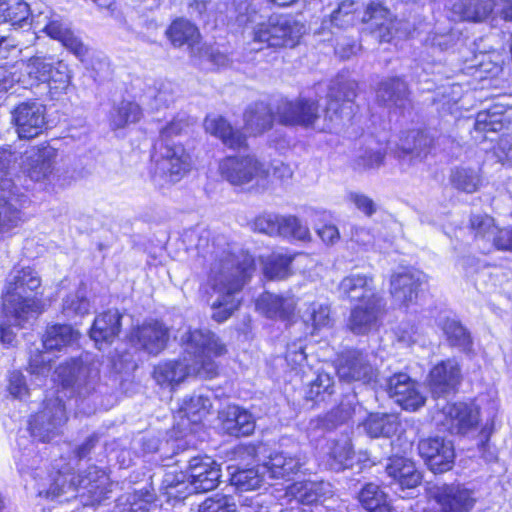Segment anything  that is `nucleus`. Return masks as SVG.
<instances>
[{
	"mask_svg": "<svg viewBox=\"0 0 512 512\" xmlns=\"http://www.w3.org/2000/svg\"><path fill=\"white\" fill-rule=\"evenodd\" d=\"M181 343V360L165 361L155 366L153 377L157 384L173 388L191 375L212 379L218 374L213 358L227 352L226 345L218 336L206 329H193L182 335Z\"/></svg>",
	"mask_w": 512,
	"mask_h": 512,
	"instance_id": "nucleus-1",
	"label": "nucleus"
},
{
	"mask_svg": "<svg viewBox=\"0 0 512 512\" xmlns=\"http://www.w3.org/2000/svg\"><path fill=\"white\" fill-rule=\"evenodd\" d=\"M254 271V260L248 254L227 255L215 262L209 275L206 294L213 313L212 318L226 321L239 307L236 294Z\"/></svg>",
	"mask_w": 512,
	"mask_h": 512,
	"instance_id": "nucleus-2",
	"label": "nucleus"
},
{
	"mask_svg": "<svg viewBox=\"0 0 512 512\" xmlns=\"http://www.w3.org/2000/svg\"><path fill=\"white\" fill-rule=\"evenodd\" d=\"M188 126L184 118H175L161 130L154 144V177L178 182L191 168V157L182 144L174 141Z\"/></svg>",
	"mask_w": 512,
	"mask_h": 512,
	"instance_id": "nucleus-3",
	"label": "nucleus"
},
{
	"mask_svg": "<svg viewBox=\"0 0 512 512\" xmlns=\"http://www.w3.org/2000/svg\"><path fill=\"white\" fill-rule=\"evenodd\" d=\"M41 287L38 273L31 267H15L9 273L3 294V309L11 315L16 324L43 311L44 305L37 297Z\"/></svg>",
	"mask_w": 512,
	"mask_h": 512,
	"instance_id": "nucleus-4",
	"label": "nucleus"
},
{
	"mask_svg": "<svg viewBox=\"0 0 512 512\" xmlns=\"http://www.w3.org/2000/svg\"><path fill=\"white\" fill-rule=\"evenodd\" d=\"M240 11L236 20L239 25L256 23L253 28L254 42L267 47H294L303 34V26L285 15H272L266 21L257 22L259 15L248 5Z\"/></svg>",
	"mask_w": 512,
	"mask_h": 512,
	"instance_id": "nucleus-5",
	"label": "nucleus"
},
{
	"mask_svg": "<svg viewBox=\"0 0 512 512\" xmlns=\"http://www.w3.org/2000/svg\"><path fill=\"white\" fill-rule=\"evenodd\" d=\"M111 483L106 472L96 466H91L81 474L58 472L54 483L45 493L39 491V496L56 498L67 493L87 492L92 498L91 504L100 503L111 491Z\"/></svg>",
	"mask_w": 512,
	"mask_h": 512,
	"instance_id": "nucleus-6",
	"label": "nucleus"
},
{
	"mask_svg": "<svg viewBox=\"0 0 512 512\" xmlns=\"http://www.w3.org/2000/svg\"><path fill=\"white\" fill-rule=\"evenodd\" d=\"M218 171L233 186L258 185L269 175L268 165L254 154L227 156L219 162Z\"/></svg>",
	"mask_w": 512,
	"mask_h": 512,
	"instance_id": "nucleus-7",
	"label": "nucleus"
},
{
	"mask_svg": "<svg viewBox=\"0 0 512 512\" xmlns=\"http://www.w3.org/2000/svg\"><path fill=\"white\" fill-rule=\"evenodd\" d=\"M357 82L337 77L329 87L328 103L325 109V120L329 121L328 129L343 119L350 120L354 114V99L357 96Z\"/></svg>",
	"mask_w": 512,
	"mask_h": 512,
	"instance_id": "nucleus-8",
	"label": "nucleus"
},
{
	"mask_svg": "<svg viewBox=\"0 0 512 512\" xmlns=\"http://www.w3.org/2000/svg\"><path fill=\"white\" fill-rule=\"evenodd\" d=\"M375 360L372 353L358 349L345 351L338 358L337 374L346 382L371 383L378 375Z\"/></svg>",
	"mask_w": 512,
	"mask_h": 512,
	"instance_id": "nucleus-9",
	"label": "nucleus"
},
{
	"mask_svg": "<svg viewBox=\"0 0 512 512\" xmlns=\"http://www.w3.org/2000/svg\"><path fill=\"white\" fill-rule=\"evenodd\" d=\"M64 386H71L80 397L92 394L99 381V368L95 364H86L72 360L56 369Z\"/></svg>",
	"mask_w": 512,
	"mask_h": 512,
	"instance_id": "nucleus-10",
	"label": "nucleus"
},
{
	"mask_svg": "<svg viewBox=\"0 0 512 512\" xmlns=\"http://www.w3.org/2000/svg\"><path fill=\"white\" fill-rule=\"evenodd\" d=\"M254 228L260 233L269 236L292 237L305 241L310 239V231L295 216H280L277 214H263L254 221Z\"/></svg>",
	"mask_w": 512,
	"mask_h": 512,
	"instance_id": "nucleus-11",
	"label": "nucleus"
},
{
	"mask_svg": "<svg viewBox=\"0 0 512 512\" xmlns=\"http://www.w3.org/2000/svg\"><path fill=\"white\" fill-rule=\"evenodd\" d=\"M66 419L62 401L58 398L49 399L44 408L29 421L31 434L40 441H49Z\"/></svg>",
	"mask_w": 512,
	"mask_h": 512,
	"instance_id": "nucleus-12",
	"label": "nucleus"
},
{
	"mask_svg": "<svg viewBox=\"0 0 512 512\" xmlns=\"http://www.w3.org/2000/svg\"><path fill=\"white\" fill-rule=\"evenodd\" d=\"M12 123L21 139H32L46 127L45 107L37 102H22L11 112Z\"/></svg>",
	"mask_w": 512,
	"mask_h": 512,
	"instance_id": "nucleus-13",
	"label": "nucleus"
},
{
	"mask_svg": "<svg viewBox=\"0 0 512 512\" xmlns=\"http://www.w3.org/2000/svg\"><path fill=\"white\" fill-rule=\"evenodd\" d=\"M337 291L340 298L358 304L383 300L371 274L351 273L339 282Z\"/></svg>",
	"mask_w": 512,
	"mask_h": 512,
	"instance_id": "nucleus-14",
	"label": "nucleus"
},
{
	"mask_svg": "<svg viewBox=\"0 0 512 512\" xmlns=\"http://www.w3.org/2000/svg\"><path fill=\"white\" fill-rule=\"evenodd\" d=\"M440 415L441 425L451 434L464 435L475 429L479 422L478 409L462 402L446 404Z\"/></svg>",
	"mask_w": 512,
	"mask_h": 512,
	"instance_id": "nucleus-15",
	"label": "nucleus"
},
{
	"mask_svg": "<svg viewBox=\"0 0 512 512\" xmlns=\"http://www.w3.org/2000/svg\"><path fill=\"white\" fill-rule=\"evenodd\" d=\"M188 473L191 490L203 493L218 486L221 468L220 464L209 456H196L189 460Z\"/></svg>",
	"mask_w": 512,
	"mask_h": 512,
	"instance_id": "nucleus-16",
	"label": "nucleus"
},
{
	"mask_svg": "<svg viewBox=\"0 0 512 512\" xmlns=\"http://www.w3.org/2000/svg\"><path fill=\"white\" fill-rule=\"evenodd\" d=\"M389 396L405 410L415 411L425 403L419 386L406 373H396L387 380Z\"/></svg>",
	"mask_w": 512,
	"mask_h": 512,
	"instance_id": "nucleus-17",
	"label": "nucleus"
},
{
	"mask_svg": "<svg viewBox=\"0 0 512 512\" xmlns=\"http://www.w3.org/2000/svg\"><path fill=\"white\" fill-rule=\"evenodd\" d=\"M421 457L435 473H442L452 468L455 453L450 441L441 437L421 440L418 444Z\"/></svg>",
	"mask_w": 512,
	"mask_h": 512,
	"instance_id": "nucleus-18",
	"label": "nucleus"
},
{
	"mask_svg": "<svg viewBox=\"0 0 512 512\" xmlns=\"http://www.w3.org/2000/svg\"><path fill=\"white\" fill-rule=\"evenodd\" d=\"M20 65L23 75L15 77V73H11V76L0 78V93L7 92L16 82L32 86L39 82H47L51 78L53 64L47 62L45 58L31 57L27 61H21Z\"/></svg>",
	"mask_w": 512,
	"mask_h": 512,
	"instance_id": "nucleus-19",
	"label": "nucleus"
},
{
	"mask_svg": "<svg viewBox=\"0 0 512 512\" xmlns=\"http://www.w3.org/2000/svg\"><path fill=\"white\" fill-rule=\"evenodd\" d=\"M277 115L283 125L314 126L319 118V106L313 100L283 101L277 107Z\"/></svg>",
	"mask_w": 512,
	"mask_h": 512,
	"instance_id": "nucleus-20",
	"label": "nucleus"
},
{
	"mask_svg": "<svg viewBox=\"0 0 512 512\" xmlns=\"http://www.w3.org/2000/svg\"><path fill=\"white\" fill-rule=\"evenodd\" d=\"M433 497L441 512H469L476 503L473 491L459 484L437 486Z\"/></svg>",
	"mask_w": 512,
	"mask_h": 512,
	"instance_id": "nucleus-21",
	"label": "nucleus"
},
{
	"mask_svg": "<svg viewBox=\"0 0 512 512\" xmlns=\"http://www.w3.org/2000/svg\"><path fill=\"white\" fill-rule=\"evenodd\" d=\"M425 276L419 271L404 270L392 275L390 292L396 304L409 307L418 297L419 287Z\"/></svg>",
	"mask_w": 512,
	"mask_h": 512,
	"instance_id": "nucleus-22",
	"label": "nucleus"
},
{
	"mask_svg": "<svg viewBox=\"0 0 512 512\" xmlns=\"http://www.w3.org/2000/svg\"><path fill=\"white\" fill-rule=\"evenodd\" d=\"M384 307V299L356 305L350 312L347 328L356 335L368 334L378 327Z\"/></svg>",
	"mask_w": 512,
	"mask_h": 512,
	"instance_id": "nucleus-23",
	"label": "nucleus"
},
{
	"mask_svg": "<svg viewBox=\"0 0 512 512\" xmlns=\"http://www.w3.org/2000/svg\"><path fill=\"white\" fill-rule=\"evenodd\" d=\"M462 380L461 368L455 359L436 364L429 373L428 384L436 396L446 395L456 389Z\"/></svg>",
	"mask_w": 512,
	"mask_h": 512,
	"instance_id": "nucleus-24",
	"label": "nucleus"
},
{
	"mask_svg": "<svg viewBox=\"0 0 512 512\" xmlns=\"http://www.w3.org/2000/svg\"><path fill=\"white\" fill-rule=\"evenodd\" d=\"M131 339L142 350L149 354L157 355L166 347L169 339V330L161 322H146L137 327Z\"/></svg>",
	"mask_w": 512,
	"mask_h": 512,
	"instance_id": "nucleus-25",
	"label": "nucleus"
},
{
	"mask_svg": "<svg viewBox=\"0 0 512 512\" xmlns=\"http://www.w3.org/2000/svg\"><path fill=\"white\" fill-rule=\"evenodd\" d=\"M207 133L219 138L230 149H240L246 146V136L235 130L230 123L220 115H208L204 120Z\"/></svg>",
	"mask_w": 512,
	"mask_h": 512,
	"instance_id": "nucleus-26",
	"label": "nucleus"
},
{
	"mask_svg": "<svg viewBox=\"0 0 512 512\" xmlns=\"http://www.w3.org/2000/svg\"><path fill=\"white\" fill-rule=\"evenodd\" d=\"M386 472L402 490L415 488L421 482V473L414 462L402 456L389 458Z\"/></svg>",
	"mask_w": 512,
	"mask_h": 512,
	"instance_id": "nucleus-27",
	"label": "nucleus"
},
{
	"mask_svg": "<svg viewBox=\"0 0 512 512\" xmlns=\"http://www.w3.org/2000/svg\"><path fill=\"white\" fill-rule=\"evenodd\" d=\"M409 90L400 77H389L378 84L376 101L383 106L402 108L408 102Z\"/></svg>",
	"mask_w": 512,
	"mask_h": 512,
	"instance_id": "nucleus-28",
	"label": "nucleus"
},
{
	"mask_svg": "<svg viewBox=\"0 0 512 512\" xmlns=\"http://www.w3.org/2000/svg\"><path fill=\"white\" fill-rule=\"evenodd\" d=\"M48 36L58 40L81 61L88 54V46L67 25L58 20H52L43 29Z\"/></svg>",
	"mask_w": 512,
	"mask_h": 512,
	"instance_id": "nucleus-29",
	"label": "nucleus"
},
{
	"mask_svg": "<svg viewBox=\"0 0 512 512\" xmlns=\"http://www.w3.org/2000/svg\"><path fill=\"white\" fill-rule=\"evenodd\" d=\"M53 156L54 152L48 146L27 151L23 164L29 178L33 181L45 179L51 173Z\"/></svg>",
	"mask_w": 512,
	"mask_h": 512,
	"instance_id": "nucleus-30",
	"label": "nucleus"
},
{
	"mask_svg": "<svg viewBox=\"0 0 512 512\" xmlns=\"http://www.w3.org/2000/svg\"><path fill=\"white\" fill-rule=\"evenodd\" d=\"M121 315L117 310H109L98 315L91 327L90 337L96 344L110 343L119 334Z\"/></svg>",
	"mask_w": 512,
	"mask_h": 512,
	"instance_id": "nucleus-31",
	"label": "nucleus"
},
{
	"mask_svg": "<svg viewBox=\"0 0 512 512\" xmlns=\"http://www.w3.org/2000/svg\"><path fill=\"white\" fill-rule=\"evenodd\" d=\"M494 6L495 0H456L451 11L459 20L476 23L487 19Z\"/></svg>",
	"mask_w": 512,
	"mask_h": 512,
	"instance_id": "nucleus-32",
	"label": "nucleus"
},
{
	"mask_svg": "<svg viewBox=\"0 0 512 512\" xmlns=\"http://www.w3.org/2000/svg\"><path fill=\"white\" fill-rule=\"evenodd\" d=\"M326 455V464L331 470L340 471L349 467L354 455L350 438L342 435L329 440Z\"/></svg>",
	"mask_w": 512,
	"mask_h": 512,
	"instance_id": "nucleus-33",
	"label": "nucleus"
},
{
	"mask_svg": "<svg viewBox=\"0 0 512 512\" xmlns=\"http://www.w3.org/2000/svg\"><path fill=\"white\" fill-rule=\"evenodd\" d=\"M223 429L231 436H248L255 429L253 416L239 406H228L223 420Z\"/></svg>",
	"mask_w": 512,
	"mask_h": 512,
	"instance_id": "nucleus-34",
	"label": "nucleus"
},
{
	"mask_svg": "<svg viewBox=\"0 0 512 512\" xmlns=\"http://www.w3.org/2000/svg\"><path fill=\"white\" fill-rule=\"evenodd\" d=\"M177 89L170 81H158L149 86L143 94V103L151 110L169 107L174 103Z\"/></svg>",
	"mask_w": 512,
	"mask_h": 512,
	"instance_id": "nucleus-35",
	"label": "nucleus"
},
{
	"mask_svg": "<svg viewBox=\"0 0 512 512\" xmlns=\"http://www.w3.org/2000/svg\"><path fill=\"white\" fill-rule=\"evenodd\" d=\"M167 36L174 46L180 47L187 44L191 54L196 55L199 46V31L195 25L185 19L175 20L168 30Z\"/></svg>",
	"mask_w": 512,
	"mask_h": 512,
	"instance_id": "nucleus-36",
	"label": "nucleus"
},
{
	"mask_svg": "<svg viewBox=\"0 0 512 512\" xmlns=\"http://www.w3.org/2000/svg\"><path fill=\"white\" fill-rule=\"evenodd\" d=\"M470 228L473 231L474 239L478 243L479 248L489 252L493 248L494 238L498 230L494 218L489 215H472L470 218Z\"/></svg>",
	"mask_w": 512,
	"mask_h": 512,
	"instance_id": "nucleus-37",
	"label": "nucleus"
},
{
	"mask_svg": "<svg viewBox=\"0 0 512 512\" xmlns=\"http://www.w3.org/2000/svg\"><path fill=\"white\" fill-rule=\"evenodd\" d=\"M244 122L246 130L251 134H262L272 126V110L266 103H255L249 106L245 111Z\"/></svg>",
	"mask_w": 512,
	"mask_h": 512,
	"instance_id": "nucleus-38",
	"label": "nucleus"
},
{
	"mask_svg": "<svg viewBox=\"0 0 512 512\" xmlns=\"http://www.w3.org/2000/svg\"><path fill=\"white\" fill-rule=\"evenodd\" d=\"M299 458L290 456L284 452L272 454L265 466V474L272 479H286L295 474L301 467Z\"/></svg>",
	"mask_w": 512,
	"mask_h": 512,
	"instance_id": "nucleus-39",
	"label": "nucleus"
},
{
	"mask_svg": "<svg viewBox=\"0 0 512 512\" xmlns=\"http://www.w3.org/2000/svg\"><path fill=\"white\" fill-rule=\"evenodd\" d=\"M78 338V331L70 325L56 324L47 328L42 338V344L47 351H60L62 348L72 345Z\"/></svg>",
	"mask_w": 512,
	"mask_h": 512,
	"instance_id": "nucleus-40",
	"label": "nucleus"
},
{
	"mask_svg": "<svg viewBox=\"0 0 512 512\" xmlns=\"http://www.w3.org/2000/svg\"><path fill=\"white\" fill-rule=\"evenodd\" d=\"M267 317L273 319L290 320L295 313L296 299L293 296H279L268 294L261 300Z\"/></svg>",
	"mask_w": 512,
	"mask_h": 512,
	"instance_id": "nucleus-41",
	"label": "nucleus"
},
{
	"mask_svg": "<svg viewBox=\"0 0 512 512\" xmlns=\"http://www.w3.org/2000/svg\"><path fill=\"white\" fill-rule=\"evenodd\" d=\"M324 482L302 481L293 483L288 487L287 494L291 496L297 504H312L321 499L326 493Z\"/></svg>",
	"mask_w": 512,
	"mask_h": 512,
	"instance_id": "nucleus-42",
	"label": "nucleus"
},
{
	"mask_svg": "<svg viewBox=\"0 0 512 512\" xmlns=\"http://www.w3.org/2000/svg\"><path fill=\"white\" fill-rule=\"evenodd\" d=\"M4 193L2 191L0 194V234L8 233L17 227L21 221V210L13 189L8 192V196Z\"/></svg>",
	"mask_w": 512,
	"mask_h": 512,
	"instance_id": "nucleus-43",
	"label": "nucleus"
},
{
	"mask_svg": "<svg viewBox=\"0 0 512 512\" xmlns=\"http://www.w3.org/2000/svg\"><path fill=\"white\" fill-rule=\"evenodd\" d=\"M265 466L258 465L248 469H238L231 473V484L241 492L255 490L265 481Z\"/></svg>",
	"mask_w": 512,
	"mask_h": 512,
	"instance_id": "nucleus-44",
	"label": "nucleus"
},
{
	"mask_svg": "<svg viewBox=\"0 0 512 512\" xmlns=\"http://www.w3.org/2000/svg\"><path fill=\"white\" fill-rule=\"evenodd\" d=\"M90 308L86 288L81 285L76 291L69 293L63 299L62 314L68 319H74L87 315Z\"/></svg>",
	"mask_w": 512,
	"mask_h": 512,
	"instance_id": "nucleus-45",
	"label": "nucleus"
},
{
	"mask_svg": "<svg viewBox=\"0 0 512 512\" xmlns=\"http://www.w3.org/2000/svg\"><path fill=\"white\" fill-rule=\"evenodd\" d=\"M450 182L454 188L465 193L476 192L482 183L479 169L456 167L450 175Z\"/></svg>",
	"mask_w": 512,
	"mask_h": 512,
	"instance_id": "nucleus-46",
	"label": "nucleus"
},
{
	"mask_svg": "<svg viewBox=\"0 0 512 512\" xmlns=\"http://www.w3.org/2000/svg\"><path fill=\"white\" fill-rule=\"evenodd\" d=\"M359 501L369 512H391L386 494L376 484H366L359 493Z\"/></svg>",
	"mask_w": 512,
	"mask_h": 512,
	"instance_id": "nucleus-47",
	"label": "nucleus"
},
{
	"mask_svg": "<svg viewBox=\"0 0 512 512\" xmlns=\"http://www.w3.org/2000/svg\"><path fill=\"white\" fill-rule=\"evenodd\" d=\"M141 117L142 110L137 103L122 101L111 111L110 124L113 129H120L138 122Z\"/></svg>",
	"mask_w": 512,
	"mask_h": 512,
	"instance_id": "nucleus-48",
	"label": "nucleus"
},
{
	"mask_svg": "<svg viewBox=\"0 0 512 512\" xmlns=\"http://www.w3.org/2000/svg\"><path fill=\"white\" fill-rule=\"evenodd\" d=\"M364 428L371 437H390L396 433L398 422L389 414H371L364 422Z\"/></svg>",
	"mask_w": 512,
	"mask_h": 512,
	"instance_id": "nucleus-49",
	"label": "nucleus"
},
{
	"mask_svg": "<svg viewBox=\"0 0 512 512\" xmlns=\"http://www.w3.org/2000/svg\"><path fill=\"white\" fill-rule=\"evenodd\" d=\"M354 408L350 401L342 402L338 407L332 409L323 416H319L311 421L315 428L332 430L339 424L347 421L353 414Z\"/></svg>",
	"mask_w": 512,
	"mask_h": 512,
	"instance_id": "nucleus-50",
	"label": "nucleus"
},
{
	"mask_svg": "<svg viewBox=\"0 0 512 512\" xmlns=\"http://www.w3.org/2000/svg\"><path fill=\"white\" fill-rule=\"evenodd\" d=\"M211 406L212 403L209 397L194 394L183 401L180 412L190 422L198 423L209 413Z\"/></svg>",
	"mask_w": 512,
	"mask_h": 512,
	"instance_id": "nucleus-51",
	"label": "nucleus"
},
{
	"mask_svg": "<svg viewBox=\"0 0 512 512\" xmlns=\"http://www.w3.org/2000/svg\"><path fill=\"white\" fill-rule=\"evenodd\" d=\"M443 330L451 346L465 353L472 351L473 342L470 333L461 323L456 320H447Z\"/></svg>",
	"mask_w": 512,
	"mask_h": 512,
	"instance_id": "nucleus-52",
	"label": "nucleus"
},
{
	"mask_svg": "<svg viewBox=\"0 0 512 512\" xmlns=\"http://www.w3.org/2000/svg\"><path fill=\"white\" fill-rule=\"evenodd\" d=\"M0 15L5 22L21 25L28 20L30 8L23 0H0Z\"/></svg>",
	"mask_w": 512,
	"mask_h": 512,
	"instance_id": "nucleus-53",
	"label": "nucleus"
},
{
	"mask_svg": "<svg viewBox=\"0 0 512 512\" xmlns=\"http://www.w3.org/2000/svg\"><path fill=\"white\" fill-rule=\"evenodd\" d=\"M432 138L423 131L414 130L408 133L402 144V149L407 154L422 159L427 155L431 146Z\"/></svg>",
	"mask_w": 512,
	"mask_h": 512,
	"instance_id": "nucleus-54",
	"label": "nucleus"
},
{
	"mask_svg": "<svg viewBox=\"0 0 512 512\" xmlns=\"http://www.w3.org/2000/svg\"><path fill=\"white\" fill-rule=\"evenodd\" d=\"M292 257L283 254H271L263 262L264 274L271 280H281L290 275Z\"/></svg>",
	"mask_w": 512,
	"mask_h": 512,
	"instance_id": "nucleus-55",
	"label": "nucleus"
},
{
	"mask_svg": "<svg viewBox=\"0 0 512 512\" xmlns=\"http://www.w3.org/2000/svg\"><path fill=\"white\" fill-rule=\"evenodd\" d=\"M361 21L364 23L371 22L372 26L379 30L386 28L388 35H391L392 20L390 19V13L381 3H370L363 12Z\"/></svg>",
	"mask_w": 512,
	"mask_h": 512,
	"instance_id": "nucleus-56",
	"label": "nucleus"
},
{
	"mask_svg": "<svg viewBox=\"0 0 512 512\" xmlns=\"http://www.w3.org/2000/svg\"><path fill=\"white\" fill-rule=\"evenodd\" d=\"M475 130L479 132H496L503 128V111L495 106L491 109L480 111L475 121Z\"/></svg>",
	"mask_w": 512,
	"mask_h": 512,
	"instance_id": "nucleus-57",
	"label": "nucleus"
},
{
	"mask_svg": "<svg viewBox=\"0 0 512 512\" xmlns=\"http://www.w3.org/2000/svg\"><path fill=\"white\" fill-rule=\"evenodd\" d=\"M163 488L165 489V493L169 497L180 498L184 497L188 492L190 487L189 481H186V475L182 472H168L165 474L164 479L162 481Z\"/></svg>",
	"mask_w": 512,
	"mask_h": 512,
	"instance_id": "nucleus-58",
	"label": "nucleus"
},
{
	"mask_svg": "<svg viewBox=\"0 0 512 512\" xmlns=\"http://www.w3.org/2000/svg\"><path fill=\"white\" fill-rule=\"evenodd\" d=\"M333 378L327 373H319L306 392V398L312 401L324 400V395L333 393Z\"/></svg>",
	"mask_w": 512,
	"mask_h": 512,
	"instance_id": "nucleus-59",
	"label": "nucleus"
},
{
	"mask_svg": "<svg viewBox=\"0 0 512 512\" xmlns=\"http://www.w3.org/2000/svg\"><path fill=\"white\" fill-rule=\"evenodd\" d=\"M459 40L460 36L456 31H435L428 35L426 44L432 48H437L439 51H448L456 46Z\"/></svg>",
	"mask_w": 512,
	"mask_h": 512,
	"instance_id": "nucleus-60",
	"label": "nucleus"
},
{
	"mask_svg": "<svg viewBox=\"0 0 512 512\" xmlns=\"http://www.w3.org/2000/svg\"><path fill=\"white\" fill-rule=\"evenodd\" d=\"M15 161L14 154L6 149H0V189L3 192H11L14 184L9 177L10 169Z\"/></svg>",
	"mask_w": 512,
	"mask_h": 512,
	"instance_id": "nucleus-61",
	"label": "nucleus"
},
{
	"mask_svg": "<svg viewBox=\"0 0 512 512\" xmlns=\"http://www.w3.org/2000/svg\"><path fill=\"white\" fill-rule=\"evenodd\" d=\"M199 512H236V504L231 497L216 496L206 499L200 505Z\"/></svg>",
	"mask_w": 512,
	"mask_h": 512,
	"instance_id": "nucleus-62",
	"label": "nucleus"
},
{
	"mask_svg": "<svg viewBox=\"0 0 512 512\" xmlns=\"http://www.w3.org/2000/svg\"><path fill=\"white\" fill-rule=\"evenodd\" d=\"M304 317L305 321L311 322L315 329L324 327L330 322V309L327 305L313 303Z\"/></svg>",
	"mask_w": 512,
	"mask_h": 512,
	"instance_id": "nucleus-63",
	"label": "nucleus"
},
{
	"mask_svg": "<svg viewBox=\"0 0 512 512\" xmlns=\"http://www.w3.org/2000/svg\"><path fill=\"white\" fill-rule=\"evenodd\" d=\"M353 6L354 3L352 1H343L331 14V25H335L337 27H346L352 25L354 22Z\"/></svg>",
	"mask_w": 512,
	"mask_h": 512,
	"instance_id": "nucleus-64",
	"label": "nucleus"
}]
</instances>
